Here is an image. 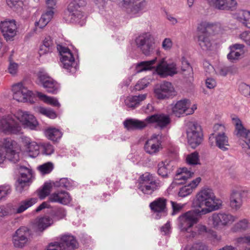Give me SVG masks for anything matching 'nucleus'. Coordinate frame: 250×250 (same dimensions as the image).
<instances>
[{"instance_id":"nucleus-1","label":"nucleus","mask_w":250,"mask_h":250,"mask_svg":"<svg viewBox=\"0 0 250 250\" xmlns=\"http://www.w3.org/2000/svg\"><path fill=\"white\" fill-rule=\"evenodd\" d=\"M222 205V201L217 198L210 189H204L196 195L193 207L197 213L205 215L218 209Z\"/></svg>"},{"instance_id":"nucleus-2","label":"nucleus","mask_w":250,"mask_h":250,"mask_svg":"<svg viewBox=\"0 0 250 250\" xmlns=\"http://www.w3.org/2000/svg\"><path fill=\"white\" fill-rule=\"evenodd\" d=\"M217 27L206 22H201L197 28V42L203 50H210L214 43V32Z\"/></svg>"},{"instance_id":"nucleus-3","label":"nucleus","mask_w":250,"mask_h":250,"mask_svg":"<svg viewBox=\"0 0 250 250\" xmlns=\"http://www.w3.org/2000/svg\"><path fill=\"white\" fill-rule=\"evenodd\" d=\"M21 151L20 145L10 138H6L0 141V165L2 164L6 158L13 160Z\"/></svg>"},{"instance_id":"nucleus-4","label":"nucleus","mask_w":250,"mask_h":250,"mask_svg":"<svg viewBox=\"0 0 250 250\" xmlns=\"http://www.w3.org/2000/svg\"><path fill=\"white\" fill-rule=\"evenodd\" d=\"M138 188L144 194H151L160 187V183L155 180L153 175L149 172L141 175L138 180Z\"/></svg>"},{"instance_id":"nucleus-5","label":"nucleus","mask_w":250,"mask_h":250,"mask_svg":"<svg viewBox=\"0 0 250 250\" xmlns=\"http://www.w3.org/2000/svg\"><path fill=\"white\" fill-rule=\"evenodd\" d=\"M78 247V243L73 236L63 235L62 237L61 242L50 243L46 250H74Z\"/></svg>"},{"instance_id":"nucleus-6","label":"nucleus","mask_w":250,"mask_h":250,"mask_svg":"<svg viewBox=\"0 0 250 250\" xmlns=\"http://www.w3.org/2000/svg\"><path fill=\"white\" fill-rule=\"evenodd\" d=\"M201 215L197 213L196 209L188 211L182 215L179 218V226L181 231H188L198 221Z\"/></svg>"},{"instance_id":"nucleus-7","label":"nucleus","mask_w":250,"mask_h":250,"mask_svg":"<svg viewBox=\"0 0 250 250\" xmlns=\"http://www.w3.org/2000/svg\"><path fill=\"white\" fill-rule=\"evenodd\" d=\"M187 139L189 145L196 148L203 141V133L201 126L197 124L190 125L187 130Z\"/></svg>"},{"instance_id":"nucleus-8","label":"nucleus","mask_w":250,"mask_h":250,"mask_svg":"<svg viewBox=\"0 0 250 250\" xmlns=\"http://www.w3.org/2000/svg\"><path fill=\"white\" fill-rule=\"evenodd\" d=\"M13 99L19 102H31L33 101L34 94L24 86L22 83H17L12 88Z\"/></svg>"},{"instance_id":"nucleus-9","label":"nucleus","mask_w":250,"mask_h":250,"mask_svg":"<svg viewBox=\"0 0 250 250\" xmlns=\"http://www.w3.org/2000/svg\"><path fill=\"white\" fill-rule=\"evenodd\" d=\"M214 133L209 138L210 143H213V140L216 141V145L221 149L226 150L229 146L227 137L225 135V128L221 125H216L214 126Z\"/></svg>"},{"instance_id":"nucleus-10","label":"nucleus","mask_w":250,"mask_h":250,"mask_svg":"<svg viewBox=\"0 0 250 250\" xmlns=\"http://www.w3.org/2000/svg\"><path fill=\"white\" fill-rule=\"evenodd\" d=\"M196 109V105H191L188 100L184 99L178 101L172 108V111L175 116L179 117L183 114H192Z\"/></svg>"},{"instance_id":"nucleus-11","label":"nucleus","mask_w":250,"mask_h":250,"mask_svg":"<svg viewBox=\"0 0 250 250\" xmlns=\"http://www.w3.org/2000/svg\"><path fill=\"white\" fill-rule=\"evenodd\" d=\"M176 92L171 83L165 82L154 89V96L158 99L163 100L176 95Z\"/></svg>"},{"instance_id":"nucleus-12","label":"nucleus","mask_w":250,"mask_h":250,"mask_svg":"<svg viewBox=\"0 0 250 250\" xmlns=\"http://www.w3.org/2000/svg\"><path fill=\"white\" fill-rule=\"evenodd\" d=\"M1 33L6 41H12L17 35L18 26L15 21H5L0 24Z\"/></svg>"},{"instance_id":"nucleus-13","label":"nucleus","mask_w":250,"mask_h":250,"mask_svg":"<svg viewBox=\"0 0 250 250\" xmlns=\"http://www.w3.org/2000/svg\"><path fill=\"white\" fill-rule=\"evenodd\" d=\"M0 130L6 133L17 134L20 132L21 128L12 116L8 115L0 121Z\"/></svg>"},{"instance_id":"nucleus-14","label":"nucleus","mask_w":250,"mask_h":250,"mask_svg":"<svg viewBox=\"0 0 250 250\" xmlns=\"http://www.w3.org/2000/svg\"><path fill=\"white\" fill-rule=\"evenodd\" d=\"M38 80L48 93L55 94L59 88L58 84L45 72H39L37 74Z\"/></svg>"},{"instance_id":"nucleus-15","label":"nucleus","mask_w":250,"mask_h":250,"mask_svg":"<svg viewBox=\"0 0 250 250\" xmlns=\"http://www.w3.org/2000/svg\"><path fill=\"white\" fill-rule=\"evenodd\" d=\"M17 118L25 126L31 129H35L39 123L35 117L28 112L19 110L16 113Z\"/></svg>"},{"instance_id":"nucleus-16","label":"nucleus","mask_w":250,"mask_h":250,"mask_svg":"<svg viewBox=\"0 0 250 250\" xmlns=\"http://www.w3.org/2000/svg\"><path fill=\"white\" fill-rule=\"evenodd\" d=\"M85 5V2L83 0H73L69 2L67 6V10L64 13V18L67 20H71L76 17H79L81 15V10L79 9L81 7Z\"/></svg>"},{"instance_id":"nucleus-17","label":"nucleus","mask_w":250,"mask_h":250,"mask_svg":"<svg viewBox=\"0 0 250 250\" xmlns=\"http://www.w3.org/2000/svg\"><path fill=\"white\" fill-rule=\"evenodd\" d=\"M30 232L29 229L22 227L18 229L13 236V243L15 247L22 248L29 242Z\"/></svg>"},{"instance_id":"nucleus-18","label":"nucleus","mask_w":250,"mask_h":250,"mask_svg":"<svg viewBox=\"0 0 250 250\" xmlns=\"http://www.w3.org/2000/svg\"><path fill=\"white\" fill-rule=\"evenodd\" d=\"M210 221L214 228H221L231 224L234 218L231 215L214 213L212 215Z\"/></svg>"},{"instance_id":"nucleus-19","label":"nucleus","mask_w":250,"mask_h":250,"mask_svg":"<svg viewBox=\"0 0 250 250\" xmlns=\"http://www.w3.org/2000/svg\"><path fill=\"white\" fill-rule=\"evenodd\" d=\"M61 57V61L63 67L69 69L74 63V58L70 50L67 47L60 46L58 48Z\"/></svg>"},{"instance_id":"nucleus-20","label":"nucleus","mask_w":250,"mask_h":250,"mask_svg":"<svg viewBox=\"0 0 250 250\" xmlns=\"http://www.w3.org/2000/svg\"><path fill=\"white\" fill-rule=\"evenodd\" d=\"M136 42L144 53L147 54L154 44V39L150 34H145L137 38Z\"/></svg>"},{"instance_id":"nucleus-21","label":"nucleus","mask_w":250,"mask_h":250,"mask_svg":"<svg viewBox=\"0 0 250 250\" xmlns=\"http://www.w3.org/2000/svg\"><path fill=\"white\" fill-rule=\"evenodd\" d=\"M162 148L161 142L158 136L154 135L146 143L144 149L146 152L150 154L157 153Z\"/></svg>"},{"instance_id":"nucleus-22","label":"nucleus","mask_w":250,"mask_h":250,"mask_svg":"<svg viewBox=\"0 0 250 250\" xmlns=\"http://www.w3.org/2000/svg\"><path fill=\"white\" fill-rule=\"evenodd\" d=\"M156 71L159 75L163 77L172 75L177 72L176 64L174 62L167 63L164 61H162L158 64Z\"/></svg>"},{"instance_id":"nucleus-23","label":"nucleus","mask_w":250,"mask_h":250,"mask_svg":"<svg viewBox=\"0 0 250 250\" xmlns=\"http://www.w3.org/2000/svg\"><path fill=\"white\" fill-rule=\"evenodd\" d=\"M71 200L69 194L62 190L53 193L48 198V201L50 202L59 203L64 205L69 204Z\"/></svg>"},{"instance_id":"nucleus-24","label":"nucleus","mask_w":250,"mask_h":250,"mask_svg":"<svg viewBox=\"0 0 250 250\" xmlns=\"http://www.w3.org/2000/svg\"><path fill=\"white\" fill-rule=\"evenodd\" d=\"M209 5L222 10H233L237 6L235 0H208Z\"/></svg>"},{"instance_id":"nucleus-25","label":"nucleus","mask_w":250,"mask_h":250,"mask_svg":"<svg viewBox=\"0 0 250 250\" xmlns=\"http://www.w3.org/2000/svg\"><path fill=\"white\" fill-rule=\"evenodd\" d=\"M148 123H154L161 127L167 126L170 123V119L168 115L163 114H155L146 118Z\"/></svg>"},{"instance_id":"nucleus-26","label":"nucleus","mask_w":250,"mask_h":250,"mask_svg":"<svg viewBox=\"0 0 250 250\" xmlns=\"http://www.w3.org/2000/svg\"><path fill=\"white\" fill-rule=\"evenodd\" d=\"M232 123L235 126L237 134L245 138V142L250 149V131L243 127L241 121L238 118H233Z\"/></svg>"},{"instance_id":"nucleus-27","label":"nucleus","mask_w":250,"mask_h":250,"mask_svg":"<svg viewBox=\"0 0 250 250\" xmlns=\"http://www.w3.org/2000/svg\"><path fill=\"white\" fill-rule=\"evenodd\" d=\"M40 146L35 142L25 140L22 151L30 157H34L39 154Z\"/></svg>"},{"instance_id":"nucleus-28","label":"nucleus","mask_w":250,"mask_h":250,"mask_svg":"<svg viewBox=\"0 0 250 250\" xmlns=\"http://www.w3.org/2000/svg\"><path fill=\"white\" fill-rule=\"evenodd\" d=\"M21 177L19 178V186L21 189H22L23 187L26 185L32 177V171L31 169L25 167H21L20 169Z\"/></svg>"},{"instance_id":"nucleus-29","label":"nucleus","mask_w":250,"mask_h":250,"mask_svg":"<svg viewBox=\"0 0 250 250\" xmlns=\"http://www.w3.org/2000/svg\"><path fill=\"white\" fill-rule=\"evenodd\" d=\"M201 178L198 177L192 181L188 185L185 186L181 188L179 191L178 194L179 196L184 197L190 194L200 183Z\"/></svg>"},{"instance_id":"nucleus-30","label":"nucleus","mask_w":250,"mask_h":250,"mask_svg":"<svg viewBox=\"0 0 250 250\" xmlns=\"http://www.w3.org/2000/svg\"><path fill=\"white\" fill-rule=\"evenodd\" d=\"M167 202V199L164 197L158 198L149 204V207L154 212H162L166 208Z\"/></svg>"},{"instance_id":"nucleus-31","label":"nucleus","mask_w":250,"mask_h":250,"mask_svg":"<svg viewBox=\"0 0 250 250\" xmlns=\"http://www.w3.org/2000/svg\"><path fill=\"white\" fill-rule=\"evenodd\" d=\"M53 11L52 10H46L42 14L39 21L35 23L36 28L37 29L44 27L53 18Z\"/></svg>"},{"instance_id":"nucleus-32","label":"nucleus","mask_w":250,"mask_h":250,"mask_svg":"<svg viewBox=\"0 0 250 250\" xmlns=\"http://www.w3.org/2000/svg\"><path fill=\"white\" fill-rule=\"evenodd\" d=\"M146 119L142 121L134 119H128L124 122V125L128 130L134 129H142L147 125Z\"/></svg>"},{"instance_id":"nucleus-33","label":"nucleus","mask_w":250,"mask_h":250,"mask_svg":"<svg viewBox=\"0 0 250 250\" xmlns=\"http://www.w3.org/2000/svg\"><path fill=\"white\" fill-rule=\"evenodd\" d=\"M193 174V172L188 170L186 167L179 168L177 170L175 180L181 181L178 184H182L183 182L192 177Z\"/></svg>"},{"instance_id":"nucleus-34","label":"nucleus","mask_w":250,"mask_h":250,"mask_svg":"<svg viewBox=\"0 0 250 250\" xmlns=\"http://www.w3.org/2000/svg\"><path fill=\"white\" fill-rule=\"evenodd\" d=\"M146 94H141L138 96H129L125 100V104L128 107L135 108L138 106L141 102L144 101L146 99Z\"/></svg>"},{"instance_id":"nucleus-35","label":"nucleus","mask_w":250,"mask_h":250,"mask_svg":"<svg viewBox=\"0 0 250 250\" xmlns=\"http://www.w3.org/2000/svg\"><path fill=\"white\" fill-rule=\"evenodd\" d=\"M244 46L242 44H235L230 47V52L228 55V58L230 60L237 59L244 53Z\"/></svg>"},{"instance_id":"nucleus-36","label":"nucleus","mask_w":250,"mask_h":250,"mask_svg":"<svg viewBox=\"0 0 250 250\" xmlns=\"http://www.w3.org/2000/svg\"><path fill=\"white\" fill-rule=\"evenodd\" d=\"M37 97L44 103L50 104L54 107H60V104L57 99L47 96L46 95L40 92H37L36 94Z\"/></svg>"},{"instance_id":"nucleus-37","label":"nucleus","mask_w":250,"mask_h":250,"mask_svg":"<svg viewBox=\"0 0 250 250\" xmlns=\"http://www.w3.org/2000/svg\"><path fill=\"white\" fill-rule=\"evenodd\" d=\"M51 224V220L49 217H42L37 219L34 224V228L36 231H42Z\"/></svg>"},{"instance_id":"nucleus-38","label":"nucleus","mask_w":250,"mask_h":250,"mask_svg":"<svg viewBox=\"0 0 250 250\" xmlns=\"http://www.w3.org/2000/svg\"><path fill=\"white\" fill-rule=\"evenodd\" d=\"M52 188V185L51 183H45L36 191L37 195L40 199H44L49 195Z\"/></svg>"},{"instance_id":"nucleus-39","label":"nucleus","mask_w":250,"mask_h":250,"mask_svg":"<svg viewBox=\"0 0 250 250\" xmlns=\"http://www.w3.org/2000/svg\"><path fill=\"white\" fill-rule=\"evenodd\" d=\"M144 1V0H122L121 2L123 6L136 10L141 8Z\"/></svg>"},{"instance_id":"nucleus-40","label":"nucleus","mask_w":250,"mask_h":250,"mask_svg":"<svg viewBox=\"0 0 250 250\" xmlns=\"http://www.w3.org/2000/svg\"><path fill=\"white\" fill-rule=\"evenodd\" d=\"M45 133L48 138L53 142L57 141L62 136V133L59 129L53 127L47 128L45 131Z\"/></svg>"},{"instance_id":"nucleus-41","label":"nucleus","mask_w":250,"mask_h":250,"mask_svg":"<svg viewBox=\"0 0 250 250\" xmlns=\"http://www.w3.org/2000/svg\"><path fill=\"white\" fill-rule=\"evenodd\" d=\"M37 198H31L21 202L17 208V213H21L37 202Z\"/></svg>"},{"instance_id":"nucleus-42","label":"nucleus","mask_w":250,"mask_h":250,"mask_svg":"<svg viewBox=\"0 0 250 250\" xmlns=\"http://www.w3.org/2000/svg\"><path fill=\"white\" fill-rule=\"evenodd\" d=\"M230 207L235 209L239 208L242 205L241 195L238 192H233L230 198Z\"/></svg>"},{"instance_id":"nucleus-43","label":"nucleus","mask_w":250,"mask_h":250,"mask_svg":"<svg viewBox=\"0 0 250 250\" xmlns=\"http://www.w3.org/2000/svg\"><path fill=\"white\" fill-rule=\"evenodd\" d=\"M237 18L242 22L246 26L250 28V12L246 11H240Z\"/></svg>"},{"instance_id":"nucleus-44","label":"nucleus","mask_w":250,"mask_h":250,"mask_svg":"<svg viewBox=\"0 0 250 250\" xmlns=\"http://www.w3.org/2000/svg\"><path fill=\"white\" fill-rule=\"evenodd\" d=\"M158 173L163 177L167 176L170 171L169 165L167 162H161L158 165Z\"/></svg>"},{"instance_id":"nucleus-45","label":"nucleus","mask_w":250,"mask_h":250,"mask_svg":"<svg viewBox=\"0 0 250 250\" xmlns=\"http://www.w3.org/2000/svg\"><path fill=\"white\" fill-rule=\"evenodd\" d=\"M38 111L40 114L51 119H54L57 117V114L56 112L51 109L46 108L43 107H39L38 108Z\"/></svg>"},{"instance_id":"nucleus-46","label":"nucleus","mask_w":250,"mask_h":250,"mask_svg":"<svg viewBox=\"0 0 250 250\" xmlns=\"http://www.w3.org/2000/svg\"><path fill=\"white\" fill-rule=\"evenodd\" d=\"M186 162L190 165H195L200 164L198 153L196 152L188 154L186 157Z\"/></svg>"},{"instance_id":"nucleus-47","label":"nucleus","mask_w":250,"mask_h":250,"mask_svg":"<svg viewBox=\"0 0 250 250\" xmlns=\"http://www.w3.org/2000/svg\"><path fill=\"white\" fill-rule=\"evenodd\" d=\"M156 63V59L150 61H145L140 62L138 65V67L140 68L141 70H150L154 67Z\"/></svg>"},{"instance_id":"nucleus-48","label":"nucleus","mask_w":250,"mask_h":250,"mask_svg":"<svg viewBox=\"0 0 250 250\" xmlns=\"http://www.w3.org/2000/svg\"><path fill=\"white\" fill-rule=\"evenodd\" d=\"M196 229L197 232H192V233L189 235V236L194 237L196 236L197 234H203L204 233L209 232V231L208 230L206 227L204 225L199 224L198 225V226H197Z\"/></svg>"},{"instance_id":"nucleus-49","label":"nucleus","mask_w":250,"mask_h":250,"mask_svg":"<svg viewBox=\"0 0 250 250\" xmlns=\"http://www.w3.org/2000/svg\"><path fill=\"white\" fill-rule=\"evenodd\" d=\"M53 169V165L51 163H45L39 167L40 170L43 173H49Z\"/></svg>"},{"instance_id":"nucleus-50","label":"nucleus","mask_w":250,"mask_h":250,"mask_svg":"<svg viewBox=\"0 0 250 250\" xmlns=\"http://www.w3.org/2000/svg\"><path fill=\"white\" fill-rule=\"evenodd\" d=\"M10 192L9 186L7 185L0 186V199L5 197Z\"/></svg>"},{"instance_id":"nucleus-51","label":"nucleus","mask_w":250,"mask_h":250,"mask_svg":"<svg viewBox=\"0 0 250 250\" xmlns=\"http://www.w3.org/2000/svg\"><path fill=\"white\" fill-rule=\"evenodd\" d=\"M42 147L43 148V153L47 155H50L54 151L53 146L48 143H44L42 144Z\"/></svg>"},{"instance_id":"nucleus-52","label":"nucleus","mask_w":250,"mask_h":250,"mask_svg":"<svg viewBox=\"0 0 250 250\" xmlns=\"http://www.w3.org/2000/svg\"><path fill=\"white\" fill-rule=\"evenodd\" d=\"M8 5L10 7H15L17 9L19 7H21L22 2L18 0H6Z\"/></svg>"},{"instance_id":"nucleus-53","label":"nucleus","mask_w":250,"mask_h":250,"mask_svg":"<svg viewBox=\"0 0 250 250\" xmlns=\"http://www.w3.org/2000/svg\"><path fill=\"white\" fill-rule=\"evenodd\" d=\"M18 65L17 63L11 62L8 67V72L12 75L16 74L18 71Z\"/></svg>"},{"instance_id":"nucleus-54","label":"nucleus","mask_w":250,"mask_h":250,"mask_svg":"<svg viewBox=\"0 0 250 250\" xmlns=\"http://www.w3.org/2000/svg\"><path fill=\"white\" fill-rule=\"evenodd\" d=\"M240 37L247 44L250 45V32L248 31L244 32L240 35Z\"/></svg>"},{"instance_id":"nucleus-55","label":"nucleus","mask_w":250,"mask_h":250,"mask_svg":"<svg viewBox=\"0 0 250 250\" xmlns=\"http://www.w3.org/2000/svg\"><path fill=\"white\" fill-rule=\"evenodd\" d=\"M185 250H207V248L202 244L198 243L194 244L190 249L186 248Z\"/></svg>"},{"instance_id":"nucleus-56","label":"nucleus","mask_w":250,"mask_h":250,"mask_svg":"<svg viewBox=\"0 0 250 250\" xmlns=\"http://www.w3.org/2000/svg\"><path fill=\"white\" fill-rule=\"evenodd\" d=\"M42 45L49 48L51 50L53 45L52 41L50 37L46 38L43 41Z\"/></svg>"},{"instance_id":"nucleus-57","label":"nucleus","mask_w":250,"mask_h":250,"mask_svg":"<svg viewBox=\"0 0 250 250\" xmlns=\"http://www.w3.org/2000/svg\"><path fill=\"white\" fill-rule=\"evenodd\" d=\"M172 45V42L171 40L169 38H166L163 42L162 46L165 49H168L171 48Z\"/></svg>"},{"instance_id":"nucleus-58","label":"nucleus","mask_w":250,"mask_h":250,"mask_svg":"<svg viewBox=\"0 0 250 250\" xmlns=\"http://www.w3.org/2000/svg\"><path fill=\"white\" fill-rule=\"evenodd\" d=\"M46 2L47 6V10H52L53 11L56 5V0H46Z\"/></svg>"},{"instance_id":"nucleus-59","label":"nucleus","mask_w":250,"mask_h":250,"mask_svg":"<svg viewBox=\"0 0 250 250\" xmlns=\"http://www.w3.org/2000/svg\"><path fill=\"white\" fill-rule=\"evenodd\" d=\"M50 51L51 50L49 49V48H47V47L42 45V44L40 46L39 53L41 56L46 54Z\"/></svg>"},{"instance_id":"nucleus-60","label":"nucleus","mask_w":250,"mask_h":250,"mask_svg":"<svg viewBox=\"0 0 250 250\" xmlns=\"http://www.w3.org/2000/svg\"><path fill=\"white\" fill-rule=\"evenodd\" d=\"M216 85L215 81L213 79H208L206 80V85L209 88H213Z\"/></svg>"},{"instance_id":"nucleus-61","label":"nucleus","mask_w":250,"mask_h":250,"mask_svg":"<svg viewBox=\"0 0 250 250\" xmlns=\"http://www.w3.org/2000/svg\"><path fill=\"white\" fill-rule=\"evenodd\" d=\"M248 227V222L246 220H244L243 221H240L239 223H238L236 225V227L237 229H245Z\"/></svg>"},{"instance_id":"nucleus-62","label":"nucleus","mask_w":250,"mask_h":250,"mask_svg":"<svg viewBox=\"0 0 250 250\" xmlns=\"http://www.w3.org/2000/svg\"><path fill=\"white\" fill-rule=\"evenodd\" d=\"M50 205L47 202H42L37 208L36 211L39 212L45 208H50Z\"/></svg>"},{"instance_id":"nucleus-63","label":"nucleus","mask_w":250,"mask_h":250,"mask_svg":"<svg viewBox=\"0 0 250 250\" xmlns=\"http://www.w3.org/2000/svg\"><path fill=\"white\" fill-rule=\"evenodd\" d=\"M172 205L175 211H179L183 207V205L174 202H172Z\"/></svg>"},{"instance_id":"nucleus-64","label":"nucleus","mask_w":250,"mask_h":250,"mask_svg":"<svg viewBox=\"0 0 250 250\" xmlns=\"http://www.w3.org/2000/svg\"><path fill=\"white\" fill-rule=\"evenodd\" d=\"M182 69L183 71H185L187 69H190L191 67L189 65V63H188L187 61H183L182 62Z\"/></svg>"}]
</instances>
